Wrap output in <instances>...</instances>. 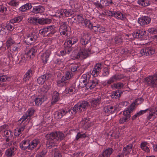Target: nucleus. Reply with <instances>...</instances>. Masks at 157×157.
<instances>
[{
	"label": "nucleus",
	"instance_id": "f257e3e1",
	"mask_svg": "<svg viewBox=\"0 0 157 157\" xmlns=\"http://www.w3.org/2000/svg\"><path fill=\"white\" fill-rule=\"evenodd\" d=\"M90 38L88 34H84L81 36L80 43L85 46L84 49L78 52L75 56L74 59L77 60L79 58L81 59L86 58L88 54L90 52L91 44H89V41Z\"/></svg>",
	"mask_w": 157,
	"mask_h": 157
},
{
	"label": "nucleus",
	"instance_id": "f03ea898",
	"mask_svg": "<svg viewBox=\"0 0 157 157\" xmlns=\"http://www.w3.org/2000/svg\"><path fill=\"white\" fill-rule=\"evenodd\" d=\"M47 141L46 143L47 148L50 149L57 145V141L63 140L65 137L64 134L60 132H55L45 136Z\"/></svg>",
	"mask_w": 157,
	"mask_h": 157
},
{
	"label": "nucleus",
	"instance_id": "7ed1b4c3",
	"mask_svg": "<svg viewBox=\"0 0 157 157\" xmlns=\"http://www.w3.org/2000/svg\"><path fill=\"white\" fill-rule=\"evenodd\" d=\"M90 75L89 73L83 75L80 79L78 86L81 88L86 87L87 89H92L97 85L99 80L97 78H93L92 80H90Z\"/></svg>",
	"mask_w": 157,
	"mask_h": 157
},
{
	"label": "nucleus",
	"instance_id": "20e7f679",
	"mask_svg": "<svg viewBox=\"0 0 157 157\" xmlns=\"http://www.w3.org/2000/svg\"><path fill=\"white\" fill-rule=\"evenodd\" d=\"M38 36L37 33L34 32L27 34L24 38V41L27 44L31 45L36 41Z\"/></svg>",
	"mask_w": 157,
	"mask_h": 157
},
{
	"label": "nucleus",
	"instance_id": "39448f33",
	"mask_svg": "<svg viewBox=\"0 0 157 157\" xmlns=\"http://www.w3.org/2000/svg\"><path fill=\"white\" fill-rule=\"evenodd\" d=\"M89 105L88 103L86 101L78 103L75 105L73 108V111L75 113L78 112L80 113L85 110Z\"/></svg>",
	"mask_w": 157,
	"mask_h": 157
},
{
	"label": "nucleus",
	"instance_id": "423d86ee",
	"mask_svg": "<svg viewBox=\"0 0 157 157\" xmlns=\"http://www.w3.org/2000/svg\"><path fill=\"white\" fill-rule=\"evenodd\" d=\"M145 83L147 85L152 87H157V72L153 75H151L145 78Z\"/></svg>",
	"mask_w": 157,
	"mask_h": 157
},
{
	"label": "nucleus",
	"instance_id": "0eeeda50",
	"mask_svg": "<svg viewBox=\"0 0 157 157\" xmlns=\"http://www.w3.org/2000/svg\"><path fill=\"white\" fill-rule=\"evenodd\" d=\"M55 28L56 27L53 25L48 26L40 29L39 33L40 34L44 36L47 33V35H52L56 32Z\"/></svg>",
	"mask_w": 157,
	"mask_h": 157
},
{
	"label": "nucleus",
	"instance_id": "6e6552de",
	"mask_svg": "<svg viewBox=\"0 0 157 157\" xmlns=\"http://www.w3.org/2000/svg\"><path fill=\"white\" fill-rule=\"evenodd\" d=\"M75 19L76 20L78 24L82 25L88 27L90 29L93 26L92 24L89 20L84 19L80 15H77L75 18Z\"/></svg>",
	"mask_w": 157,
	"mask_h": 157
},
{
	"label": "nucleus",
	"instance_id": "1a4fd4ad",
	"mask_svg": "<svg viewBox=\"0 0 157 157\" xmlns=\"http://www.w3.org/2000/svg\"><path fill=\"white\" fill-rule=\"evenodd\" d=\"M124 76L122 75H115L111 77L109 79L105 82V86H109L112 83L116 81L119 80L123 78Z\"/></svg>",
	"mask_w": 157,
	"mask_h": 157
},
{
	"label": "nucleus",
	"instance_id": "9d476101",
	"mask_svg": "<svg viewBox=\"0 0 157 157\" xmlns=\"http://www.w3.org/2000/svg\"><path fill=\"white\" fill-rule=\"evenodd\" d=\"M155 52L154 49L151 47H146L142 49L140 54L142 56H147L151 55Z\"/></svg>",
	"mask_w": 157,
	"mask_h": 157
},
{
	"label": "nucleus",
	"instance_id": "9b49d317",
	"mask_svg": "<svg viewBox=\"0 0 157 157\" xmlns=\"http://www.w3.org/2000/svg\"><path fill=\"white\" fill-rule=\"evenodd\" d=\"M101 65L100 63H98L95 65L91 73L94 78H97L98 79V76L101 71Z\"/></svg>",
	"mask_w": 157,
	"mask_h": 157
},
{
	"label": "nucleus",
	"instance_id": "f8f14e48",
	"mask_svg": "<svg viewBox=\"0 0 157 157\" xmlns=\"http://www.w3.org/2000/svg\"><path fill=\"white\" fill-rule=\"evenodd\" d=\"M51 76V74L46 73L39 77L37 79V82L39 84H43L46 80L50 79Z\"/></svg>",
	"mask_w": 157,
	"mask_h": 157
},
{
	"label": "nucleus",
	"instance_id": "ddd939ff",
	"mask_svg": "<svg viewBox=\"0 0 157 157\" xmlns=\"http://www.w3.org/2000/svg\"><path fill=\"white\" fill-rule=\"evenodd\" d=\"M67 25L66 22H62L60 26L59 31L61 35L67 36Z\"/></svg>",
	"mask_w": 157,
	"mask_h": 157
},
{
	"label": "nucleus",
	"instance_id": "4468645a",
	"mask_svg": "<svg viewBox=\"0 0 157 157\" xmlns=\"http://www.w3.org/2000/svg\"><path fill=\"white\" fill-rule=\"evenodd\" d=\"M151 20V18L148 16H144L139 18L138 21L141 25L144 26L148 24Z\"/></svg>",
	"mask_w": 157,
	"mask_h": 157
},
{
	"label": "nucleus",
	"instance_id": "2eb2a0df",
	"mask_svg": "<svg viewBox=\"0 0 157 157\" xmlns=\"http://www.w3.org/2000/svg\"><path fill=\"white\" fill-rule=\"evenodd\" d=\"M128 111L124 110L123 112V116L120 118L119 120V123L120 124H123L129 120L130 115H129V112Z\"/></svg>",
	"mask_w": 157,
	"mask_h": 157
},
{
	"label": "nucleus",
	"instance_id": "dca6fc26",
	"mask_svg": "<svg viewBox=\"0 0 157 157\" xmlns=\"http://www.w3.org/2000/svg\"><path fill=\"white\" fill-rule=\"evenodd\" d=\"M67 113V112L64 109L59 110L55 113L54 117L56 119H59Z\"/></svg>",
	"mask_w": 157,
	"mask_h": 157
},
{
	"label": "nucleus",
	"instance_id": "f3484780",
	"mask_svg": "<svg viewBox=\"0 0 157 157\" xmlns=\"http://www.w3.org/2000/svg\"><path fill=\"white\" fill-rule=\"evenodd\" d=\"M59 13L61 16L68 17L72 15L73 12L71 10L62 9L60 10Z\"/></svg>",
	"mask_w": 157,
	"mask_h": 157
},
{
	"label": "nucleus",
	"instance_id": "a211bd4d",
	"mask_svg": "<svg viewBox=\"0 0 157 157\" xmlns=\"http://www.w3.org/2000/svg\"><path fill=\"white\" fill-rule=\"evenodd\" d=\"M34 112L33 109H29L27 111L26 113L22 116L19 121H21L22 122H23L26 119H28L33 114Z\"/></svg>",
	"mask_w": 157,
	"mask_h": 157
},
{
	"label": "nucleus",
	"instance_id": "6ab92c4d",
	"mask_svg": "<svg viewBox=\"0 0 157 157\" xmlns=\"http://www.w3.org/2000/svg\"><path fill=\"white\" fill-rule=\"evenodd\" d=\"M50 54V51L49 50H48L41 55V59L42 62L44 63H47Z\"/></svg>",
	"mask_w": 157,
	"mask_h": 157
},
{
	"label": "nucleus",
	"instance_id": "aec40b11",
	"mask_svg": "<svg viewBox=\"0 0 157 157\" xmlns=\"http://www.w3.org/2000/svg\"><path fill=\"white\" fill-rule=\"evenodd\" d=\"M92 26L90 29H92L95 32H99L101 33H104L105 32V29L102 27L99 24H92Z\"/></svg>",
	"mask_w": 157,
	"mask_h": 157
},
{
	"label": "nucleus",
	"instance_id": "412c9836",
	"mask_svg": "<svg viewBox=\"0 0 157 157\" xmlns=\"http://www.w3.org/2000/svg\"><path fill=\"white\" fill-rule=\"evenodd\" d=\"M113 151L111 148H109L104 151L102 154L99 155V157H109Z\"/></svg>",
	"mask_w": 157,
	"mask_h": 157
},
{
	"label": "nucleus",
	"instance_id": "4be33fe9",
	"mask_svg": "<svg viewBox=\"0 0 157 157\" xmlns=\"http://www.w3.org/2000/svg\"><path fill=\"white\" fill-rule=\"evenodd\" d=\"M116 109L114 106L109 105L106 106L104 108V111L105 113L109 114L114 113Z\"/></svg>",
	"mask_w": 157,
	"mask_h": 157
},
{
	"label": "nucleus",
	"instance_id": "5701e85b",
	"mask_svg": "<svg viewBox=\"0 0 157 157\" xmlns=\"http://www.w3.org/2000/svg\"><path fill=\"white\" fill-rule=\"evenodd\" d=\"M101 98L100 97L93 99L90 101L91 107L93 108H95L97 107L101 102Z\"/></svg>",
	"mask_w": 157,
	"mask_h": 157
},
{
	"label": "nucleus",
	"instance_id": "b1692460",
	"mask_svg": "<svg viewBox=\"0 0 157 157\" xmlns=\"http://www.w3.org/2000/svg\"><path fill=\"white\" fill-rule=\"evenodd\" d=\"M16 149L14 147H11L7 149L5 151V155L7 157H12L15 154Z\"/></svg>",
	"mask_w": 157,
	"mask_h": 157
},
{
	"label": "nucleus",
	"instance_id": "393cba45",
	"mask_svg": "<svg viewBox=\"0 0 157 157\" xmlns=\"http://www.w3.org/2000/svg\"><path fill=\"white\" fill-rule=\"evenodd\" d=\"M44 10V7L41 6H35L33 7L32 12L34 13H41Z\"/></svg>",
	"mask_w": 157,
	"mask_h": 157
},
{
	"label": "nucleus",
	"instance_id": "a878e982",
	"mask_svg": "<svg viewBox=\"0 0 157 157\" xmlns=\"http://www.w3.org/2000/svg\"><path fill=\"white\" fill-rule=\"evenodd\" d=\"M157 115V107L153 108L151 109L147 118L148 119L150 120L153 117H155Z\"/></svg>",
	"mask_w": 157,
	"mask_h": 157
},
{
	"label": "nucleus",
	"instance_id": "bb28decb",
	"mask_svg": "<svg viewBox=\"0 0 157 157\" xmlns=\"http://www.w3.org/2000/svg\"><path fill=\"white\" fill-rule=\"evenodd\" d=\"M37 49L35 47H33L31 48L26 53L28 55L29 57L31 59L33 58L35 56L36 53Z\"/></svg>",
	"mask_w": 157,
	"mask_h": 157
},
{
	"label": "nucleus",
	"instance_id": "cd10ccee",
	"mask_svg": "<svg viewBox=\"0 0 157 157\" xmlns=\"http://www.w3.org/2000/svg\"><path fill=\"white\" fill-rule=\"evenodd\" d=\"M29 141L27 140H23L20 144V147L22 150H25L27 148L29 149Z\"/></svg>",
	"mask_w": 157,
	"mask_h": 157
},
{
	"label": "nucleus",
	"instance_id": "c85d7f7f",
	"mask_svg": "<svg viewBox=\"0 0 157 157\" xmlns=\"http://www.w3.org/2000/svg\"><path fill=\"white\" fill-rule=\"evenodd\" d=\"M37 23L41 25L49 24L51 23V21L50 19L43 18H37Z\"/></svg>",
	"mask_w": 157,
	"mask_h": 157
},
{
	"label": "nucleus",
	"instance_id": "c756f323",
	"mask_svg": "<svg viewBox=\"0 0 157 157\" xmlns=\"http://www.w3.org/2000/svg\"><path fill=\"white\" fill-rule=\"evenodd\" d=\"M40 141L38 139H35L29 144V150H33L39 144Z\"/></svg>",
	"mask_w": 157,
	"mask_h": 157
},
{
	"label": "nucleus",
	"instance_id": "7c9ffc66",
	"mask_svg": "<svg viewBox=\"0 0 157 157\" xmlns=\"http://www.w3.org/2000/svg\"><path fill=\"white\" fill-rule=\"evenodd\" d=\"M132 147V144H129L125 147L123 150V155H128L131 151Z\"/></svg>",
	"mask_w": 157,
	"mask_h": 157
},
{
	"label": "nucleus",
	"instance_id": "2f4dec72",
	"mask_svg": "<svg viewBox=\"0 0 157 157\" xmlns=\"http://www.w3.org/2000/svg\"><path fill=\"white\" fill-rule=\"evenodd\" d=\"M59 99V93L56 91L54 92L52 94L51 103L52 104H54L56 102L58 101Z\"/></svg>",
	"mask_w": 157,
	"mask_h": 157
},
{
	"label": "nucleus",
	"instance_id": "473e14b6",
	"mask_svg": "<svg viewBox=\"0 0 157 157\" xmlns=\"http://www.w3.org/2000/svg\"><path fill=\"white\" fill-rule=\"evenodd\" d=\"M113 15V17L118 19L124 20L126 18L125 15L119 11L114 12Z\"/></svg>",
	"mask_w": 157,
	"mask_h": 157
},
{
	"label": "nucleus",
	"instance_id": "72a5a7b5",
	"mask_svg": "<svg viewBox=\"0 0 157 157\" xmlns=\"http://www.w3.org/2000/svg\"><path fill=\"white\" fill-rule=\"evenodd\" d=\"M81 124L83 128L85 129H87L90 126L89 124V120L87 118L84 119L81 122Z\"/></svg>",
	"mask_w": 157,
	"mask_h": 157
},
{
	"label": "nucleus",
	"instance_id": "f704fd0d",
	"mask_svg": "<svg viewBox=\"0 0 157 157\" xmlns=\"http://www.w3.org/2000/svg\"><path fill=\"white\" fill-rule=\"evenodd\" d=\"M33 75V71L31 69L28 70L24 75L23 80L25 81H27Z\"/></svg>",
	"mask_w": 157,
	"mask_h": 157
},
{
	"label": "nucleus",
	"instance_id": "c9c22d12",
	"mask_svg": "<svg viewBox=\"0 0 157 157\" xmlns=\"http://www.w3.org/2000/svg\"><path fill=\"white\" fill-rule=\"evenodd\" d=\"M25 125L15 129L14 134L15 136H18L24 130L25 128Z\"/></svg>",
	"mask_w": 157,
	"mask_h": 157
},
{
	"label": "nucleus",
	"instance_id": "e433bc0d",
	"mask_svg": "<svg viewBox=\"0 0 157 157\" xmlns=\"http://www.w3.org/2000/svg\"><path fill=\"white\" fill-rule=\"evenodd\" d=\"M32 7L31 3H28L24 5L19 8V10L22 12H25L30 9Z\"/></svg>",
	"mask_w": 157,
	"mask_h": 157
},
{
	"label": "nucleus",
	"instance_id": "4c0bfd02",
	"mask_svg": "<svg viewBox=\"0 0 157 157\" xmlns=\"http://www.w3.org/2000/svg\"><path fill=\"white\" fill-rule=\"evenodd\" d=\"M147 143L145 142H142L140 144V147L141 149L147 153H149L150 152V150L147 145Z\"/></svg>",
	"mask_w": 157,
	"mask_h": 157
},
{
	"label": "nucleus",
	"instance_id": "58836bf2",
	"mask_svg": "<svg viewBox=\"0 0 157 157\" xmlns=\"http://www.w3.org/2000/svg\"><path fill=\"white\" fill-rule=\"evenodd\" d=\"M44 101L45 98L44 96L40 98H37L35 99L36 105L38 106L41 105Z\"/></svg>",
	"mask_w": 157,
	"mask_h": 157
},
{
	"label": "nucleus",
	"instance_id": "ea45409f",
	"mask_svg": "<svg viewBox=\"0 0 157 157\" xmlns=\"http://www.w3.org/2000/svg\"><path fill=\"white\" fill-rule=\"evenodd\" d=\"M124 84L121 82H118L117 83H114L111 85V87L113 89H120L123 88Z\"/></svg>",
	"mask_w": 157,
	"mask_h": 157
},
{
	"label": "nucleus",
	"instance_id": "a19ab883",
	"mask_svg": "<svg viewBox=\"0 0 157 157\" xmlns=\"http://www.w3.org/2000/svg\"><path fill=\"white\" fill-rule=\"evenodd\" d=\"M19 49L18 46L17 44H13L10 47V50L12 52L14 53L15 54H17Z\"/></svg>",
	"mask_w": 157,
	"mask_h": 157
},
{
	"label": "nucleus",
	"instance_id": "79ce46f5",
	"mask_svg": "<svg viewBox=\"0 0 157 157\" xmlns=\"http://www.w3.org/2000/svg\"><path fill=\"white\" fill-rule=\"evenodd\" d=\"M67 81L65 80L64 77H62L61 80L57 81V85L59 86H64L67 82Z\"/></svg>",
	"mask_w": 157,
	"mask_h": 157
},
{
	"label": "nucleus",
	"instance_id": "37998d69",
	"mask_svg": "<svg viewBox=\"0 0 157 157\" xmlns=\"http://www.w3.org/2000/svg\"><path fill=\"white\" fill-rule=\"evenodd\" d=\"M16 44L14 41L12 39V38L10 37L6 43V46L8 48L10 47H11L13 44Z\"/></svg>",
	"mask_w": 157,
	"mask_h": 157
},
{
	"label": "nucleus",
	"instance_id": "c03bdc74",
	"mask_svg": "<svg viewBox=\"0 0 157 157\" xmlns=\"http://www.w3.org/2000/svg\"><path fill=\"white\" fill-rule=\"evenodd\" d=\"M138 3L143 6H146L149 5V1L147 0H138Z\"/></svg>",
	"mask_w": 157,
	"mask_h": 157
},
{
	"label": "nucleus",
	"instance_id": "a18cd8bd",
	"mask_svg": "<svg viewBox=\"0 0 157 157\" xmlns=\"http://www.w3.org/2000/svg\"><path fill=\"white\" fill-rule=\"evenodd\" d=\"M3 134L7 138H11L13 136V133L11 131L9 130L4 131Z\"/></svg>",
	"mask_w": 157,
	"mask_h": 157
},
{
	"label": "nucleus",
	"instance_id": "49530a36",
	"mask_svg": "<svg viewBox=\"0 0 157 157\" xmlns=\"http://www.w3.org/2000/svg\"><path fill=\"white\" fill-rule=\"evenodd\" d=\"M114 40L115 43L116 44H120L123 42L122 37L120 36H116Z\"/></svg>",
	"mask_w": 157,
	"mask_h": 157
},
{
	"label": "nucleus",
	"instance_id": "de8ad7c7",
	"mask_svg": "<svg viewBox=\"0 0 157 157\" xmlns=\"http://www.w3.org/2000/svg\"><path fill=\"white\" fill-rule=\"evenodd\" d=\"M121 96V94L119 90L114 91L112 94V97L113 98H119Z\"/></svg>",
	"mask_w": 157,
	"mask_h": 157
},
{
	"label": "nucleus",
	"instance_id": "09e8293b",
	"mask_svg": "<svg viewBox=\"0 0 157 157\" xmlns=\"http://www.w3.org/2000/svg\"><path fill=\"white\" fill-rule=\"evenodd\" d=\"M37 18L36 17H30L28 18V22L29 23L36 24L37 23Z\"/></svg>",
	"mask_w": 157,
	"mask_h": 157
},
{
	"label": "nucleus",
	"instance_id": "8fccbe9b",
	"mask_svg": "<svg viewBox=\"0 0 157 157\" xmlns=\"http://www.w3.org/2000/svg\"><path fill=\"white\" fill-rule=\"evenodd\" d=\"M109 73V69L107 67L104 68L103 69L102 75L104 76H108Z\"/></svg>",
	"mask_w": 157,
	"mask_h": 157
},
{
	"label": "nucleus",
	"instance_id": "3c124183",
	"mask_svg": "<svg viewBox=\"0 0 157 157\" xmlns=\"http://www.w3.org/2000/svg\"><path fill=\"white\" fill-rule=\"evenodd\" d=\"M30 59H31V58L29 57V56L26 53H25L23 55L21 56V59L23 60V61H25V63L28 60Z\"/></svg>",
	"mask_w": 157,
	"mask_h": 157
},
{
	"label": "nucleus",
	"instance_id": "603ef678",
	"mask_svg": "<svg viewBox=\"0 0 157 157\" xmlns=\"http://www.w3.org/2000/svg\"><path fill=\"white\" fill-rule=\"evenodd\" d=\"M30 59H31V58L29 57V56L26 53H25L23 55L21 56V59L23 60V61H25V63L28 60Z\"/></svg>",
	"mask_w": 157,
	"mask_h": 157
},
{
	"label": "nucleus",
	"instance_id": "864d4df0",
	"mask_svg": "<svg viewBox=\"0 0 157 157\" xmlns=\"http://www.w3.org/2000/svg\"><path fill=\"white\" fill-rule=\"evenodd\" d=\"M30 59H31V58L29 57V56L26 53H25L23 55L21 56V59L23 60V61H25V63L28 60Z\"/></svg>",
	"mask_w": 157,
	"mask_h": 157
},
{
	"label": "nucleus",
	"instance_id": "5fc2aeb1",
	"mask_svg": "<svg viewBox=\"0 0 157 157\" xmlns=\"http://www.w3.org/2000/svg\"><path fill=\"white\" fill-rule=\"evenodd\" d=\"M86 137V135L85 133H78L76 137V139L78 140L79 139L84 138Z\"/></svg>",
	"mask_w": 157,
	"mask_h": 157
},
{
	"label": "nucleus",
	"instance_id": "6e6d98bb",
	"mask_svg": "<svg viewBox=\"0 0 157 157\" xmlns=\"http://www.w3.org/2000/svg\"><path fill=\"white\" fill-rule=\"evenodd\" d=\"M136 104L135 103H132L130 105V106L129 107V108H127L125 110H129L128 111L129 112V115L130 114V113L131 111H132L134 109V107L135 106Z\"/></svg>",
	"mask_w": 157,
	"mask_h": 157
},
{
	"label": "nucleus",
	"instance_id": "4d7b16f0",
	"mask_svg": "<svg viewBox=\"0 0 157 157\" xmlns=\"http://www.w3.org/2000/svg\"><path fill=\"white\" fill-rule=\"evenodd\" d=\"M78 40V38L75 37L71 38L69 40V41L72 44V45L76 43Z\"/></svg>",
	"mask_w": 157,
	"mask_h": 157
},
{
	"label": "nucleus",
	"instance_id": "13d9d810",
	"mask_svg": "<svg viewBox=\"0 0 157 157\" xmlns=\"http://www.w3.org/2000/svg\"><path fill=\"white\" fill-rule=\"evenodd\" d=\"M22 18L23 17L21 16L15 17L13 20H12L11 22L13 23V21L14 22H19L22 20Z\"/></svg>",
	"mask_w": 157,
	"mask_h": 157
},
{
	"label": "nucleus",
	"instance_id": "bf43d9fd",
	"mask_svg": "<svg viewBox=\"0 0 157 157\" xmlns=\"http://www.w3.org/2000/svg\"><path fill=\"white\" fill-rule=\"evenodd\" d=\"M72 46V44L71 43L69 40L65 42L64 44V48H70Z\"/></svg>",
	"mask_w": 157,
	"mask_h": 157
},
{
	"label": "nucleus",
	"instance_id": "052dcab7",
	"mask_svg": "<svg viewBox=\"0 0 157 157\" xmlns=\"http://www.w3.org/2000/svg\"><path fill=\"white\" fill-rule=\"evenodd\" d=\"M46 151L43 150L41 152L38 153L36 155L35 157H44L46 155Z\"/></svg>",
	"mask_w": 157,
	"mask_h": 157
},
{
	"label": "nucleus",
	"instance_id": "680f3d73",
	"mask_svg": "<svg viewBox=\"0 0 157 157\" xmlns=\"http://www.w3.org/2000/svg\"><path fill=\"white\" fill-rule=\"evenodd\" d=\"M71 76V72L69 71H67L66 72L65 76H63V77H64L65 78V80L67 81L69 79Z\"/></svg>",
	"mask_w": 157,
	"mask_h": 157
},
{
	"label": "nucleus",
	"instance_id": "e2e57ef3",
	"mask_svg": "<svg viewBox=\"0 0 157 157\" xmlns=\"http://www.w3.org/2000/svg\"><path fill=\"white\" fill-rule=\"evenodd\" d=\"M78 65L76 64H72L71 66V69L72 71L75 72L77 71L78 68Z\"/></svg>",
	"mask_w": 157,
	"mask_h": 157
},
{
	"label": "nucleus",
	"instance_id": "0e129e2a",
	"mask_svg": "<svg viewBox=\"0 0 157 157\" xmlns=\"http://www.w3.org/2000/svg\"><path fill=\"white\" fill-rule=\"evenodd\" d=\"M144 99L142 98H140L136 99L135 101V103L136 105H139L141 104L143 102Z\"/></svg>",
	"mask_w": 157,
	"mask_h": 157
},
{
	"label": "nucleus",
	"instance_id": "69168bd1",
	"mask_svg": "<svg viewBox=\"0 0 157 157\" xmlns=\"http://www.w3.org/2000/svg\"><path fill=\"white\" fill-rule=\"evenodd\" d=\"M94 4L97 8L102 9L103 8V6L101 5V3H99L98 1L95 2H94Z\"/></svg>",
	"mask_w": 157,
	"mask_h": 157
},
{
	"label": "nucleus",
	"instance_id": "338daca9",
	"mask_svg": "<svg viewBox=\"0 0 157 157\" xmlns=\"http://www.w3.org/2000/svg\"><path fill=\"white\" fill-rule=\"evenodd\" d=\"M54 157H62L61 153L58 150H56L54 154Z\"/></svg>",
	"mask_w": 157,
	"mask_h": 157
},
{
	"label": "nucleus",
	"instance_id": "774afa93",
	"mask_svg": "<svg viewBox=\"0 0 157 157\" xmlns=\"http://www.w3.org/2000/svg\"><path fill=\"white\" fill-rule=\"evenodd\" d=\"M114 12L112 11H111L108 10L106 11V12H105L104 13V15H107L109 16H110L111 17L113 16V13H114Z\"/></svg>",
	"mask_w": 157,
	"mask_h": 157
}]
</instances>
